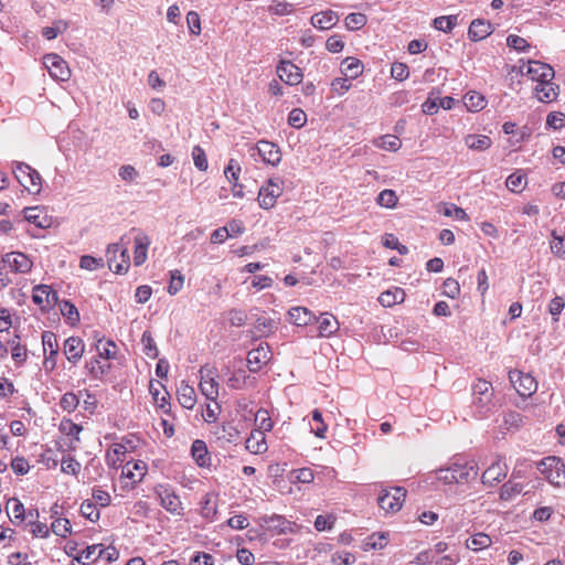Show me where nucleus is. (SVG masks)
Returning a JSON list of instances; mask_svg holds the SVG:
<instances>
[{
  "label": "nucleus",
  "instance_id": "nucleus-1",
  "mask_svg": "<svg viewBox=\"0 0 565 565\" xmlns=\"http://www.w3.org/2000/svg\"><path fill=\"white\" fill-rule=\"evenodd\" d=\"M537 470L552 486L565 488V463L561 458L551 456L542 459Z\"/></svg>",
  "mask_w": 565,
  "mask_h": 565
},
{
  "label": "nucleus",
  "instance_id": "nucleus-2",
  "mask_svg": "<svg viewBox=\"0 0 565 565\" xmlns=\"http://www.w3.org/2000/svg\"><path fill=\"white\" fill-rule=\"evenodd\" d=\"M18 182L30 193L38 194L41 191V175L29 164L18 162L13 169Z\"/></svg>",
  "mask_w": 565,
  "mask_h": 565
},
{
  "label": "nucleus",
  "instance_id": "nucleus-3",
  "mask_svg": "<svg viewBox=\"0 0 565 565\" xmlns=\"http://www.w3.org/2000/svg\"><path fill=\"white\" fill-rule=\"evenodd\" d=\"M154 493L159 498L160 504L164 510L173 515H183L182 502L170 486L159 484L154 488Z\"/></svg>",
  "mask_w": 565,
  "mask_h": 565
},
{
  "label": "nucleus",
  "instance_id": "nucleus-4",
  "mask_svg": "<svg viewBox=\"0 0 565 565\" xmlns=\"http://www.w3.org/2000/svg\"><path fill=\"white\" fill-rule=\"evenodd\" d=\"M32 266L33 263L28 255L21 252H11L2 257L0 275L6 269H9L14 274H26L31 270Z\"/></svg>",
  "mask_w": 565,
  "mask_h": 565
},
{
  "label": "nucleus",
  "instance_id": "nucleus-5",
  "mask_svg": "<svg viewBox=\"0 0 565 565\" xmlns=\"http://www.w3.org/2000/svg\"><path fill=\"white\" fill-rule=\"evenodd\" d=\"M405 498L406 490L402 487H395L390 490H383L377 498V502L385 512H397L403 507Z\"/></svg>",
  "mask_w": 565,
  "mask_h": 565
},
{
  "label": "nucleus",
  "instance_id": "nucleus-6",
  "mask_svg": "<svg viewBox=\"0 0 565 565\" xmlns=\"http://www.w3.org/2000/svg\"><path fill=\"white\" fill-rule=\"evenodd\" d=\"M107 263L109 269L116 274H124L129 268L128 249L119 243L111 244L107 248Z\"/></svg>",
  "mask_w": 565,
  "mask_h": 565
},
{
  "label": "nucleus",
  "instance_id": "nucleus-7",
  "mask_svg": "<svg viewBox=\"0 0 565 565\" xmlns=\"http://www.w3.org/2000/svg\"><path fill=\"white\" fill-rule=\"evenodd\" d=\"M509 467L502 456H497L495 460L483 471L481 481L486 487H495L502 482L508 475Z\"/></svg>",
  "mask_w": 565,
  "mask_h": 565
},
{
  "label": "nucleus",
  "instance_id": "nucleus-8",
  "mask_svg": "<svg viewBox=\"0 0 565 565\" xmlns=\"http://www.w3.org/2000/svg\"><path fill=\"white\" fill-rule=\"evenodd\" d=\"M44 65L47 68L50 75L57 81H68L71 77V70L67 63L57 54H46L44 57Z\"/></svg>",
  "mask_w": 565,
  "mask_h": 565
},
{
  "label": "nucleus",
  "instance_id": "nucleus-9",
  "mask_svg": "<svg viewBox=\"0 0 565 565\" xmlns=\"http://www.w3.org/2000/svg\"><path fill=\"white\" fill-rule=\"evenodd\" d=\"M282 188L278 180L269 179L266 185H263L258 192V202L265 210L271 209L276 200L281 195Z\"/></svg>",
  "mask_w": 565,
  "mask_h": 565
},
{
  "label": "nucleus",
  "instance_id": "nucleus-10",
  "mask_svg": "<svg viewBox=\"0 0 565 565\" xmlns=\"http://www.w3.org/2000/svg\"><path fill=\"white\" fill-rule=\"evenodd\" d=\"M499 398L495 391H478L473 393L472 405L478 414L484 416L497 407Z\"/></svg>",
  "mask_w": 565,
  "mask_h": 565
},
{
  "label": "nucleus",
  "instance_id": "nucleus-11",
  "mask_svg": "<svg viewBox=\"0 0 565 565\" xmlns=\"http://www.w3.org/2000/svg\"><path fill=\"white\" fill-rule=\"evenodd\" d=\"M454 477H456L457 483H466L470 480L476 479L478 475V466L475 461H467L457 459L451 465Z\"/></svg>",
  "mask_w": 565,
  "mask_h": 565
},
{
  "label": "nucleus",
  "instance_id": "nucleus-12",
  "mask_svg": "<svg viewBox=\"0 0 565 565\" xmlns=\"http://www.w3.org/2000/svg\"><path fill=\"white\" fill-rule=\"evenodd\" d=\"M276 72L278 77L290 86L300 84L303 77L302 71L291 61L281 60Z\"/></svg>",
  "mask_w": 565,
  "mask_h": 565
},
{
  "label": "nucleus",
  "instance_id": "nucleus-13",
  "mask_svg": "<svg viewBox=\"0 0 565 565\" xmlns=\"http://www.w3.org/2000/svg\"><path fill=\"white\" fill-rule=\"evenodd\" d=\"M271 359V351L268 343H260L247 354V364L252 372L258 371Z\"/></svg>",
  "mask_w": 565,
  "mask_h": 565
},
{
  "label": "nucleus",
  "instance_id": "nucleus-14",
  "mask_svg": "<svg viewBox=\"0 0 565 565\" xmlns=\"http://www.w3.org/2000/svg\"><path fill=\"white\" fill-rule=\"evenodd\" d=\"M526 74L537 84L554 78V70L551 65L540 61H529Z\"/></svg>",
  "mask_w": 565,
  "mask_h": 565
},
{
  "label": "nucleus",
  "instance_id": "nucleus-15",
  "mask_svg": "<svg viewBox=\"0 0 565 565\" xmlns=\"http://www.w3.org/2000/svg\"><path fill=\"white\" fill-rule=\"evenodd\" d=\"M32 300L42 308L55 305L58 301L57 292L47 285H38L33 288Z\"/></svg>",
  "mask_w": 565,
  "mask_h": 565
},
{
  "label": "nucleus",
  "instance_id": "nucleus-16",
  "mask_svg": "<svg viewBox=\"0 0 565 565\" xmlns=\"http://www.w3.org/2000/svg\"><path fill=\"white\" fill-rule=\"evenodd\" d=\"M257 151L258 154L263 158V161L268 164L277 166L281 160V152L279 147L270 141H258Z\"/></svg>",
  "mask_w": 565,
  "mask_h": 565
},
{
  "label": "nucleus",
  "instance_id": "nucleus-17",
  "mask_svg": "<svg viewBox=\"0 0 565 565\" xmlns=\"http://www.w3.org/2000/svg\"><path fill=\"white\" fill-rule=\"evenodd\" d=\"M147 472V465L142 460L128 461L122 467L121 475L122 477L129 479L132 484H136L142 481L145 475Z\"/></svg>",
  "mask_w": 565,
  "mask_h": 565
},
{
  "label": "nucleus",
  "instance_id": "nucleus-18",
  "mask_svg": "<svg viewBox=\"0 0 565 565\" xmlns=\"http://www.w3.org/2000/svg\"><path fill=\"white\" fill-rule=\"evenodd\" d=\"M288 321L298 327H305L316 320L315 315L306 307H292L287 312Z\"/></svg>",
  "mask_w": 565,
  "mask_h": 565
},
{
  "label": "nucleus",
  "instance_id": "nucleus-19",
  "mask_svg": "<svg viewBox=\"0 0 565 565\" xmlns=\"http://www.w3.org/2000/svg\"><path fill=\"white\" fill-rule=\"evenodd\" d=\"M245 448L254 455L266 452L268 446L265 434L262 430H252L249 437L245 441Z\"/></svg>",
  "mask_w": 565,
  "mask_h": 565
},
{
  "label": "nucleus",
  "instance_id": "nucleus-20",
  "mask_svg": "<svg viewBox=\"0 0 565 565\" xmlns=\"http://www.w3.org/2000/svg\"><path fill=\"white\" fill-rule=\"evenodd\" d=\"M311 24L319 30H329L333 28L338 21V14L332 10L322 11L311 17Z\"/></svg>",
  "mask_w": 565,
  "mask_h": 565
},
{
  "label": "nucleus",
  "instance_id": "nucleus-21",
  "mask_svg": "<svg viewBox=\"0 0 565 565\" xmlns=\"http://www.w3.org/2000/svg\"><path fill=\"white\" fill-rule=\"evenodd\" d=\"M319 337L328 338L339 330V322L331 313L324 312L318 319Z\"/></svg>",
  "mask_w": 565,
  "mask_h": 565
},
{
  "label": "nucleus",
  "instance_id": "nucleus-22",
  "mask_svg": "<svg viewBox=\"0 0 565 565\" xmlns=\"http://www.w3.org/2000/svg\"><path fill=\"white\" fill-rule=\"evenodd\" d=\"M84 353V343L81 338L71 337L64 342V354L70 362H77Z\"/></svg>",
  "mask_w": 565,
  "mask_h": 565
},
{
  "label": "nucleus",
  "instance_id": "nucleus-23",
  "mask_svg": "<svg viewBox=\"0 0 565 565\" xmlns=\"http://www.w3.org/2000/svg\"><path fill=\"white\" fill-rule=\"evenodd\" d=\"M557 86L552 81L542 82L535 85L534 92L536 98L542 103H551L556 99Z\"/></svg>",
  "mask_w": 565,
  "mask_h": 565
},
{
  "label": "nucleus",
  "instance_id": "nucleus-24",
  "mask_svg": "<svg viewBox=\"0 0 565 565\" xmlns=\"http://www.w3.org/2000/svg\"><path fill=\"white\" fill-rule=\"evenodd\" d=\"M491 32L492 29L490 22L477 19L470 23L468 36L471 41L477 42L486 39L488 35L491 34Z\"/></svg>",
  "mask_w": 565,
  "mask_h": 565
},
{
  "label": "nucleus",
  "instance_id": "nucleus-25",
  "mask_svg": "<svg viewBox=\"0 0 565 565\" xmlns=\"http://www.w3.org/2000/svg\"><path fill=\"white\" fill-rule=\"evenodd\" d=\"M191 455L199 467L204 468L210 466L211 457L209 455L206 444L203 440L196 439L193 441L191 446Z\"/></svg>",
  "mask_w": 565,
  "mask_h": 565
},
{
  "label": "nucleus",
  "instance_id": "nucleus-26",
  "mask_svg": "<svg viewBox=\"0 0 565 565\" xmlns=\"http://www.w3.org/2000/svg\"><path fill=\"white\" fill-rule=\"evenodd\" d=\"M509 379L513 388H537V381L530 374L513 370L509 372Z\"/></svg>",
  "mask_w": 565,
  "mask_h": 565
},
{
  "label": "nucleus",
  "instance_id": "nucleus-27",
  "mask_svg": "<svg viewBox=\"0 0 565 565\" xmlns=\"http://www.w3.org/2000/svg\"><path fill=\"white\" fill-rule=\"evenodd\" d=\"M23 213L25 221L33 223L39 228H47L51 226V220L43 214L39 206L25 207Z\"/></svg>",
  "mask_w": 565,
  "mask_h": 565
},
{
  "label": "nucleus",
  "instance_id": "nucleus-28",
  "mask_svg": "<svg viewBox=\"0 0 565 565\" xmlns=\"http://www.w3.org/2000/svg\"><path fill=\"white\" fill-rule=\"evenodd\" d=\"M150 241L147 235L138 234L135 237V257L134 262L136 266L142 265L147 259V252Z\"/></svg>",
  "mask_w": 565,
  "mask_h": 565
},
{
  "label": "nucleus",
  "instance_id": "nucleus-29",
  "mask_svg": "<svg viewBox=\"0 0 565 565\" xmlns=\"http://www.w3.org/2000/svg\"><path fill=\"white\" fill-rule=\"evenodd\" d=\"M465 545L468 550H471L473 552H480V551L486 550L492 545V539L490 535H488L483 532H479V533H475L473 535H471L466 541Z\"/></svg>",
  "mask_w": 565,
  "mask_h": 565
},
{
  "label": "nucleus",
  "instance_id": "nucleus-30",
  "mask_svg": "<svg viewBox=\"0 0 565 565\" xmlns=\"http://www.w3.org/2000/svg\"><path fill=\"white\" fill-rule=\"evenodd\" d=\"M6 510L13 523H20L25 519L24 505L17 498L7 501Z\"/></svg>",
  "mask_w": 565,
  "mask_h": 565
},
{
  "label": "nucleus",
  "instance_id": "nucleus-31",
  "mask_svg": "<svg viewBox=\"0 0 565 565\" xmlns=\"http://www.w3.org/2000/svg\"><path fill=\"white\" fill-rule=\"evenodd\" d=\"M201 515L204 519L212 520L217 512L216 495L214 493H205L201 502Z\"/></svg>",
  "mask_w": 565,
  "mask_h": 565
},
{
  "label": "nucleus",
  "instance_id": "nucleus-32",
  "mask_svg": "<svg viewBox=\"0 0 565 565\" xmlns=\"http://www.w3.org/2000/svg\"><path fill=\"white\" fill-rule=\"evenodd\" d=\"M363 70V65L360 60L355 57H345L341 63V72L344 76L355 78Z\"/></svg>",
  "mask_w": 565,
  "mask_h": 565
},
{
  "label": "nucleus",
  "instance_id": "nucleus-33",
  "mask_svg": "<svg viewBox=\"0 0 565 565\" xmlns=\"http://www.w3.org/2000/svg\"><path fill=\"white\" fill-rule=\"evenodd\" d=\"M523 489V483L509 480L501 486L499 497L502 501H512L516 495L522 493Z\"/></svg>",
  "mask_w": 565,
  "mask_h": 565
},
{
  "label": "nucleus",
  "instance_id": "nucleus-34",
  "mask_svg": "<svg viewBox=\"0 0 565 565\" xmlns=\"http://www.w3.org/2000/svg\"><path fill=\"white\" fill-rule=\"evenodd\" d=\"M465 145L471 150L483 151L491 147L492 141L484 135H468Z\"/></svg>",
  "mask_w": 565,
  "mask_h": 565
},
{
  "label": "nucleus",
  "instance_id": "nucleus-35",
  "mask_svg": "<svg viewBox=\"0 0 565 565\" xmlns=\"http://www.w3.org/2000/svg\"><path fill=\"white\" fill-rule=\"evenodd\" d=\"M405 292L402 288L386 290L379 297V301L383 307H392L404 301Z\"/></svg>",
  "mask_w": 565,
  "mask_h": 565
},
{
  "label": "nucleus",
  "instance_id": "nucleus-36",
  "mask_svg": "<svg viewBox=\"0 0 565 565\" xmlns=\"http://www.w3.org/2000/svg\"><path fill=\"white\" fill-rule=\"evenodd\" d=\"M278 322L266 317H258L254 323L255 332L260 337H268L276 328Z\"/></svg>",
  "mask_w": 565,
  "mask_h": 565
},
{
  "label": "nucleus",
  "instance_id": "nucleus-37",
  "mask_svg": "<svg viewBox=\"0 0 565 565\" xmlns=\"http://www.w3.org/2000/svg\"><path fill=\"white\" fill-rule=\"evenodd\" d=\"M152 394V399L158 409H160L163 414L170 415L171 412V403H170V392L169 391H150Z\"/></svg>",
  "mask_w": 565,
  "mask_h": 565
},
{
  "label": "nucleus",
  "instance_id": "nucleus-38",
  "mask_svg": "<svg viewBox=\"0 0 565 565\" xmlns=\"http://www.w3.org/2000/svg\"><path fill=\"white\" fill-rule=\"evenodd\" d=\"M269 527L275 530L278 534H286L292 532V523L281 515L274 514L266 521Z\"/></svg>",
  "mask_w": 565,
  "mask_h": 565
},
{
  "label": "nucleus",
  "instance_id": "nucleus-39",
  "mask_svg": "<svg viewBox=\"0 0 565 565\" xmlns=\"http://www.w3.org/2000/svg\"><path fill=\"white\" fill-rule=\"evenodd\" d=\"M465 106L469 111H479L486 106L484 97L478 92H468L463 96Z\"/></svg>",
  "mask_w": 565,
  "mask_h": 565
},
{
  "label": "nucleus",
  "instance_id": "nucleus-40",
  "mask_svg": "<svg viewBox=\"0 0 565 565\" xmlns=\"http://www.w3.org/2000/svg\"><path fill=\"white\" fill-rule=\"evenodd\" d=\"M60 310L62 316L71 326H75L79 322V312L71 301L63 300L60 303Z\"/></svg>",
  "mask_w": 565,
  "mask_h": 565
},
{
  "label": "nucleus",
  "instance_id": "nucleus-41",
  "mask_svg": "<svg viewBox=\"0 0 565 565\" xmlns=\"http://www.w3.org/2000/svg\"><path fill=\"white\" fill-rule=\"evenodd\" d=\"M255 425H256V429L255 430H262L264 434L266 431H270L274 427V422L268 413L267 409L265 408H259L256 414H255Z\"/></svg>",
  "mask_w": 565,
  "mask_h": 565
},
{
  "label": "nucleus",
  "instance_id": "nucleus-42",
  "mask_svg": "<svg viewBox=\"0 0 565 565\" xmlns=\"http://www.w3.org/2000/svg\"><path fill=\"white\" fill-rule=\"evenodd\" d=\"M42 344H43L44 352L45 353L49 352V354H50V358L45 359V364L47 365V363L50 362V359L53 355H56L57 351H58V344H57L55 334L52 332L45 331L42 334Z\"/></svg>",
  "mask_w": 565,
  "mask_h": 565
},
{
  "label": "nucleus",
  "instance_id": "nucleus-43",
  "mask_svg": "<svg viewBox=\"0 0 565 565\" xmlns=\"http://www.w3.org/2000/svg\"><path fill=\"white\" fill-rule=\"evenodd\" d=\"M97 548H99V544L87 546L74 557V562H76L77 565H88L90 562L97 561Z\"/></svg>",
  "mask_w": 565,
  "mask_h": 565
},
{
  "label": "nucleus",
  "instance_id": "nucleus-44",
  "mask_svg": "<svg viewBox=\"0 0 565 565\" xmlns=\"http://www.w3.org/2000/svg\"><path fill=\"white\" fill-rule=\"evenodd\" d=\"M507 188L513 193H520L525 186V175L521 172L510 174L505 181Z\"/></svg>",
  "mask_w": 565,
  "mask_h": 565
},
{
  "label": "nucleus",
  "instance_id": "nucleus-45",
  "mask_svg": "<svg viewBox=\"0 0 565 565\" xmlns=\"http://www.w3.org/2000/svg\"><path fill=\"white\" fill-rule=\"evenodd\" d=\"M81 514L89 520L90 522H96L99 520L100 513L97 509V505L92 500H84L81 504Z\"/></svg>",
  "mask_w": 565,
  "mask_h": 565
},
{
  "label": "nucleus",
  "instance_id": "nucleus-46",
  "mask_svg": "<svg viewBox=\"0 0 565 565\" xmlns=\"http://www.w3.org/2000/svg\"><path fill=\"white\" fill-rule=\"evenodd\" d=\"M126 447L121 444H115L111 448V451L108 450L106 454V461L108 466H111L114 468L117 467V462H122L125 459H120V456L126 455Z\"/></svg>",
  "mask_w": 565,
  "mask_h": 565
},
{
  "label": "nucleus",
  "instance_id": "nucleus-47",
  "mask_svg": "<svg viewBox=\"0 0 565 565\" xmlns=\"http://www.w3.org/2000/svg\"><path fill=\"white\" fill-rule=\"evenodd\" d=\"M457 15H443L434 19L435 29L445 33L450 32L457 24Z\"/></svg>",
  "mask_w": 565,
  "mask_h": 565
},
{
  "label": "nucleus",
  "instance_id": "nucleus-48",
  "mask_svg": "<svg viewBox=\"0 0 565 565\" xmlns=\"http://www.w3.org/2000/svg\"><path fill=\"white\" fill-rule=\"evenodd\" d=\"M367 22V18L364 13L353 12L347 15L345 25L349 30L355 31L363 28Z\"/></svg>",
  "mask_w": 565,
  "mask_h": 565
},
{
  "label": "nucleus",
  "instance_id": "nucleus-49",
  "mask_svg": "<svg viewBox=\"0 0 565 565\" xmlns=\"http://www.w3.org/2000/svg\"><path fill=\"white\" fill-rule=\"evenodd\" d=\"M82 426L73 423L71 419H62L60 423V430L66 436H71L75 441H79V434Z\"/></svg>",
  "mask_w": 565,
  "mask_h": 565
},
{
  "label": "nucleus",
  "instance_id": "nucleus-50",
  "mask_svg": "<svg viewBox=\"0 0 565 565\" xmlns=\"http://www.w3.org/2000/svg\"><path fill=\"white\" fill-rule=\"evenodd\" d=\"M397 195L393 190L385 189L377 195L376 202L379 205L392 209L397 203Z\"/></svg>",
  "mask_w": 565,
  "mask_h": 565
},
{
  "label": "nucleus",
  "instance_id": "nucleus-51",
  "mask_svg": "<svg viewBox=\"0 0 565 565\" xmlns=\"http://www.w3.org/2000/svg\"><path fill=\"white\" fill-rule=\"evenodd\" d=\"M312 420L316 423V426L311 427V431L315 436L319 438H326V433L328 430L327 424L322 419V414L319 409H315L312 412Z\"/></svg>",
  "mask_w": 565,
  "mask_h": 565
},
{
  "label": "nucleus",
  "instance_id": "nucleus-52",
  "mask_svg": "<svg viewBox=\"0 0 565 565\" xmlns=\"http://www.w3.org/2000/svg\"><path fill=\"white\" fill-rule=\"evenodd\" d=\"M67 29L65 21H55L52 26H44L42 29V35L47 40L55 39L60 33H63Z\"/></svg>",
  "mask_w": 565,
  "mask_h": 565
},
{
  "label": "nucleus",
  "instance_id": "nucleus-53",
  "mask_svg": "<svg viewBox=\"0 0 565 565\" xmlns=\"http://www.w3.org/2000/svg\"><path fill=\"white\" fill-rule=\"evenodd\" d=\"M192 158L194 166L200 171H206L209 168L205 151L200 146H194L192 149Z\"/></svg>",
  "mask_w": 565,
  "mask_h": 565
},
{
  "label": "nucleus",
  "instance_id": "nucleus-54",
  "mask_svg": "<svg viewBox=\"0 0 565 565\" xmlns=\"http://www.w3.org/2000/svg\"><path fill=\"white\" fill-rule=\"evenodd\" d=\"M171 278L168 286V292L173 296L177 295L183 287L184 284V276L181 274L180 270H173L170 273Z\"/></svg>",
  "mask_w": 565,
  "mask_h": 565
},
{
  "label": "nucleus",
  "instance_id": "nucleus-55",
  "mask_svg": "<svg viewBox=\"0 0 565 565\" xmlns=\"http://www.w3.org/2000/svg\"><path fill=\"white\" fill-rule=\"evenodd\" d=\"M78 403L79 396L74 394L73 391L66 392L60 401L61 407L68 413L73 412L78 406Z\"/></svg>",
  "mask_w": 565,
  "mask_h": 565
},
{
  "label": "nucleus",
  "instance_id": "nucleus-56",
  "mask_svg": "<svg viewBox=\"0 0 565 565\" xmlns=\"http://www.w3.org/2000/svg\"><path fill=\"white\" fill-rule=\"evenodd\" d=\"M141 343L143 345V351L149 358H156L158 355V350L152 338L150 331H145L141 337Z\"/></svg>",
  "mask_w": 565,
  "mask_h": 565
},
{
  "label": "nucleus",
  "instance_id": "nucleus-57",
  "mask_svg": "<svg viewBox=\"0 0 565 565\" xmlns=\"http://www.w3.org/2000/svg\"><path fill=\"white\" fill-rule=\"evenodd\" d=\"M61 469L64 473L77 476L81 470V463L73 457H63L61 460Z\"/></svg>",
  "mask_w": 565,
  "mask_h": 565
},
{
  "label": "nucleus",
  "instance_id": "nucleus-58",
  "mask_svg": "<svg viewBox=\"0 0 565 565\" xmlns=\"http://www.w3.org/2000/svg\"><path fill=\"white\" fill-rule=\"evenodd\" d=\"M214 370L210 367H202L200 370L201 381L199 388H204V385H210L211 388H215L218 386V383L215 381L214 377Z\"/></svg>",
  "mask_w": 565,
  "mask_h": 565
},
{
  "label": "nucleus",
  "instance_id": "nucleus-59",
  "mask_svg": "<svg viewBox=\"0 0 565 565\" xmlns=\"http://www.w3.org/2000/svg\"><path fill=\"white\" fill-rule=\"evenodd\" d=\"M71 529L72 527L67 519H56L51 525L52 532L61 537H66L67 534L71 533Z\"/></svg>",
  "mask_w": 565,
  "mask_h": 565
},
{
  "label": "nucleus",
  "instance_id": "nucleus-60",
  "mask_svg": "<svg viewBox=\"0 0 565 565\" xmlns=\"http://www.w3.org/2000/svg\"><path fill=\"white\" fill-rule=\"evenodd\" d=\"M335 516L332 514H319L315 520V529L319 532L331 530L334 525Z\"/></svg>",
  "mask_w": 565,
  "mask_h": 565
},
{
  "label": "nucleus",
  "instance_id": "nucleus-61",
  "mask_svg": "<svg viewBox=\"0 0 565 565\" xmlns=\"http://www.w3.org/2000/svg\"><path fill=\"white\" fill-rule=\"evenodd\" d=\"M307 121L306 113L300 108H295L289 113L288 124L295 128H301Z\"/></svg>",
  "mask_w": 565,
  "mask_h": 565
},
{
  "label": "nucleus",
  "instance_id": "nucleus-62",
  "mask_svg": "<svg viewBox=\"0 0 565 565\" xmlns=\"http://www.w3.org/2000/svg\"><path fill=\"white\" fill-rule=\"evenodd\" d=\"M402 146V142L398 137L394 135H386L381 138L380 148L387 151H397Z\"/></svg>",
  "mask_w": 565,
  "mask_h": 565
},
{
  "label": "nucleus",
  "instance_id": "nucleus-63",
  "mask_svg": "<svg viewBox=\"0 0 565 565\" xmlns=\"http://www.w3.org/2000/svg\"><path fill=\"white\" fill-rule=\"evenodd\" d=\"M444 291L443 294L451 299H455L460 294V285L459 282L454 278H447L444 281Z\"/></svg>",
  "mask_w": 565,
  "mask_h": 565
},
{
  "label": "nucleus",
  "instance_id": "nucleus-64",
  "mask_svg": "<svg viewBox=\"0 0 565 565\" xmlns=\"http://www.w3.org/2000/svg\"><path fill=\"white\" fill-rule=\"evenodd\" d=\"M178 399L182 407L192 409L196 403V391H182Z\"/></svg>",
  "mask_w": 565,
  "mask_h": 565
}]
</instances>
